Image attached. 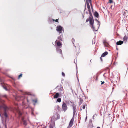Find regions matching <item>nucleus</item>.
I'll use <instances>...</instances> for the list:
<instances>
[{
	"label": "nucleus",
	"instance_id": "f257e3e1",
	"mask_svg": "<svg viewBox=\"0 0 128 128\" xmlns=\"http://www.w3.org/2000/svg\"><path fill=\"white\" fill-rule=\"evenodd\" d=\"M4 108V115L5 117L6 118H8V116L7 115V113L8 112V111L9 110V108L6 106H4L2 105H0V110L2 108Z\"/></svg>",
	"mask_w": 128,
	"mask_h": 128
},
{
	"label": "nucleus",
	"instance_id": "f03ea898",
	"mask_svg": "<svg viewBox=\"0 0 128 128\" xmlns=\"http://www.w3.org/2000/svg\"><path fill=\"white\" fill-rule=\"evenodd\" d=\"M90 23L91 25L90 27L92 28V30L94 31H96L98 30V28L96 29V28L94 26V20L93 18H92L91 17L89 18Z\"/></svg>",
	"mask_w": 128,
	"mask_h": 128
},
{
	"label": "nucleus",
	"instance_id": "7ed1b4c3",
	"mask_svg": "<svg viewBox=\"0 0 128 128\" xmlns=\"http://www.w3.org/2000/svg\"><path fill=\"white\" fill-rule=\"evenodd\" d=\"M63 27L60 26H58L56 27V30L59 34L62 33V30Z\"/></svg>",
	"mask_w": 128,
	"mask_h": 128
},
{
	"label": "nucleus",
	"instance_id": "20e7f679",
	"mask_svg": "<svg viewBox=\"0 0 128 128\" xmlns=\"http://www.w3.org/2000/svg\"><path fill=\"white\" fill-rule=\"evenodd\" d=\"M72 106L73 110V116H74L75 114L76 111V106L74 104V103H73V104L72 105Z\"/></svg>",
	"mask_w": 128,
	"mask_h": 128
},
{
	"label": "nucleus",
	"instance_id": "39448f33",
	"mask_svg": "<svg viewBox=\"0 0 128 128\" xmlns=\"http://www.w3.org/2000/svg\"><path fill=\"white\" fill-rule=\"evenodd\" d=\"M62 108L63 110L65 112L67 109L68 108L66 104L64 102H63L62 105Z\"/></svg>",
	"mask_w": 128,
	"mask_h": 128
},
{
	"label": "nucleus",
	"instance_id": "423d86ee",
	"mask_svg": "<svg viewBox=\"0 0 128 128\" xmlns=\"http://www.w3.org/2000/svg\"><path fill=\"white\" fill-rule=\"evenodd\" d=\"M74 120V116H73L71 120H70L69 124V126H70V127H71L72 125L73 122Z\"/></svg>",
	"mask_w": 128,
	"mask_h": 128
},
{
	"label": "nucleus",
	"instance_id": "0eeeda50",
	"mask_svg": "<svg viewBox=\"0 0 128 128\" xmlns=\"http://www.w3.org/2000/svg\"><path fill=\"white\" fill-rule=\"evenodd\" d=\"M56 52L58 53L61 54L62 55V51L61 49H60L58 47H57L56 48Z\"/></svg>",
	"mask_w": 128,
	"mask_h": 128
},
{
	"label": "nucleus",
	"instance_id": "6e6552de",
	"mask_svg": "<svg viewBox=\"0 0 128 128\" xmlns=\"http://www.w3.org/2000/svg\"><path fill=\"white\" fill-rule=\"evenodd\" d=\"M58 39L59 40H60L61 41H63V36L62 34L60 36H58Z\"/></svg>",
	"mask_w": 128,
	"mask_h": 128
},
{
	"label": "nucleus",
	"instance_id": "1a4fd4ad",
	"mask_svg": "<svg viewBox=\"0 0 128 128\" xmlns=\"http://www.w3.org/2000/svg\"><path fill=\"white\" fill-rule=\"evenodd\" d=\"M59 94L58 92H57L56 94L54 95V98H56L59 97Z\"/></svg>",
	"mask_w": 128,
	"mask_h": 128
},
{
	"label": "nucleus",
	"instance_id": "9d476101",
	"mask_svg": "<svg viewBox=\"0 0 128 128\" xmlns=\"http://www.w3.org/2000/svg\"><path fill=\"white\" fill-rule=\"evenodd\" d=\"M123 43V41L121 40H120L116 42V44L118 45H120L122 44Z\"/></svg>",
	"mask_w": 128,
	"mask_h": 128
},
{
	"label": "nucleus",
	"instance_id": "9b49d317",
	"mask_svg": "<svg viewBox=\"0 0 128 128\" xmlns=\"http://www.w3.org/2000/svg\"><path fill=\"white\" fill-rule=\"evenodd\" d=\"M86 4L87 5V8L88 9V11H90V5L89 4V2H86Z\"/></svg>",
	"mask_w": 128,
	"mask_h": 128
},
{
	"label": "nucleus",
	"instance_id": "f8f14e48",
	"mask_svg": "<svg viewBox=\"0 0 128 128\" xmlns=\"http://www.w3.org/2000/svg\"><path fill=\"white\" fill-rule=\"evenodd\" d=\"M95 20L97 23V25H98V30L100 27V23L99 21L97 19H95Z\"/></svg>",
	"mask_w": 128,
	"mask_h": 128
},
{
	"label": "nucleus",
	"instance_id": "ddd939ff",
	"mask_svg": "<svg viewBox=\"0 0 128 128\" xmlns=\"http://www.w3.org/2000/svg\"><path fill=\"white\" fill-rule=\"evenodd\" d=\"M83 102V100L81 98H80V102H78V104H79V106L81 104H82Z\"/></svg>",
	"mask_w": 128,
	"mask_h": 128
},
{
	"label": "nucleus",
	"instance_id": "4468645a",
	"mask_svg": "<svg viewBox=\"0 0 128 128\" xmlns=\"http://www.w3.org/2000/svg\"><path fill=\"white\" fill-rule=\"evenodd\" d=\"M108 54V52H105L103 53L101 55V57H104Z\"/></svg>",
	"mask_w": 128,
	"mask_h": 128
},
{
	"label": "nucleus",
	"instance_id": "2eb2a0df",
	"mask_svg": "<svg viewBox=\"0 0 128 128\" xmlns=\"http://www.w3.org/2000/svg\"><path fill=\"white\" fill-rule=\"evenodd\" d=\"M94 15L95 17H96L97 18H98L99 17L98 14V13L96 11H95L94 12Z\"/></svg>",
	"mask_w": 128,
	"mask_h": 128
},
{
	"label": "nucleus",
	"instance_id": "dca6fc26",
	"mask_svg": "<svg viewBox=\"0 0 128 128\" xmlns=\"http://www.w3.org/2000/svg\"><path fill=\"white\" fill-rule=\"evenodd\" d=\"M56 116L57 117L56 118V119H58L60 118V116L58 114H54L53 116L54 117H55Z\"/></svg>",
	"mask_w": 128,
	"mask_h": 128
},
{
	"label": "nucleus",
	"instance_id": "f3484780",
	"mask_svg": "<svg viewBox=\"0 0 128 128\" xmlns=\"http://www.w3.org/2000/svg\"><path fill=\"white\" fill-rule=\"evenodd\" d=\"M103 43L105 46L106 47L108 46V44L106 40H104L103 41Z\"/></svg>",
	"mask_w": 128,
	"mask_h": 128
},
{
	"label": "nucleus",
	"instance_id": "a211bd4d",
	"mask_svg": "<svg viewBox=\"0 0 128 128\" xmlns=\"http://www.w3.org/2000/svg\"><path fill=\"white\" fill-rule=\"evenodd\" d=\"M22 121L23 122V124H24L25 125H26L27 124V122H26V120H24V118L23 117H22Z\"/></svg>",
	"mask_w": 128,
	"mask_h": 128
},
{
	"label": "nucleus",
	"instance_id": "6ab92c4d",
	"mask_svg": "<svg viewBox=\"0 0 128 128\" xmlns=\"http://www.w3.org/2000/svg\"><path fill=\"white\" fill-rule=\"evenodd\" d=\"M57 45L58 46H60L62 45V44L60 42H58L57 43Z\"/></svg>",
	"mask_w": 128,
	"mask_h": 128
},
{
	"label": "nucleus",
	"instance_id": "aec40b11",
	"mask_svg": "<svg viewBox=\"0 0 128 128\" xmlns=\"http://www.w3.org/2000/svg\"><path fill=\"white\" fill-rule=\"evenodd\" d=\"M86 2H89L90 5H91V7H92V5L91 0H86Z\"/></svg>",
	"mask_w": 128,
	"mask_h": 128
},
{
	"label": "nucleus",
	"instance_id": "412c9836",
	"mask_svg": "<svg viewBox=\"0 0 128 128\" xmlns=\"http://www.w3.org/2000/svg\"><path fill=\"white\" fill-rule=\"evenodd\" d=\"M127 39V38L126 36H125L123 38V40L124 41H126Z\"/></svg>",
	"mask_w": 128,
	"mask_h": 128
},
{
	"label": "nucleus",
	"instance_id": "4be33fe9",
	"mask_svg": "<svg viewBox=\"0 0 128 128\" xmlns=\"http://www.w3.org/2000/svg\"><path fill=\"white\" fill-rule=\"evenodd\" d=\"M61 101V98H58L57 99L56 102H60Z\"/></svg>",
	"mask_w": 128,
	"mask_h": 128
},
{
	"label": "nucleus",
	"instance_id": "5701e85b",
	"mask_svg": "<svg viewBox=\"0 0 128 128\" xmlns=\"http://www.w3.org/2000/svg\"><path fill=\"white\" fill-rule=\"evenodd\" d=\"M2 86L3 88L6 90L7 91L8 90V89L6 88V87L5 86H4V85L2 84Z\"/></svg>",
	"mask_w": 128,
	"mask_h": 128
},
{
	"label": "nucleus",
	"instance_id": "b1692460",
	"mask_svg": "<svg viewBox=\"0 0 128 128\" xmlns=\"http://www.w3.org/2000/svg\"><path fill=\"white\" fill-rule=\"evenodd\" d=\"M63 88H62L61 86L60 87V88H59L58 90V91H61L62 90Z\"/></svg>",
	"mask_w": 128,
	"mask_h": 128
},
{
	"label": "nucleus",
	"instance_id": "393cba45",
	"mask_svg": "<svg viewBox=\"0 0 128 128\" xmlns=\"http://www.w3.org/2000/svg\"><path fill=\"white\" fill-rule=\"evenodd\" d=\"M86 104H84L83 106H82V108L83 109H84L86 107Z\"/></svg>",
	"mask_w": 128,
	"mask_h": 128
},
{
	"label": "nucleus",
	"instance_id": "a878e982",
	"mask_svg": "<svg viewBox=\"0 0 128 128\" xmlns=\"http://www.w3.org/2000/svg\"><path fill=\"white\" fill-rule=\"evenodd\" d=\"M33 102H35V103H36L37 102V100L36 99L35 100H32Z\"/></svg>",
	"mask_w": 128,
	"mask_h": 128
},
{
	"label": "nucleus",
	"instance_id": "bb28decb",
	"mask_svg": "<svg viewBox=\"0 0 128 128\" xmlns=\"http://www.w3.org/2000/svg\"><path fill=\"white\" fill-rule=\"evenodd\" d=\"M22 74H21L20 75H19L18 76V78L19 79L20 78L22 77Z\"/></svg>",
	"mask_w": 128,
	"mask_h": 128
},
{
	"label": "nucleus",
	"instance_id": "cd10ccee",
	"mask_svg": "<svg viewBox=\"0 0 128 128\" xmlns=\"http://www.w3.org/2000/svg\"><path fill=\"white\" fill-rule=\"evenodd\" d=\"M52 20H53V21H55L56 22H58V20L57 19H56V20H54V19H52Z\"/></svg>",
	"mask_w": 128,
	"mask_h": 128
},
{
	"label": "nucleus",
	"instance_id": "c85d7f7f",
	"mask_svg": "<svg viewBox=\"0 0 128 128\" xmlns=\"http://www.w3.org/2000/svg\"><path fill=\"white\" fill-rule=\"evenodd\" d=\"M52 19L51 18H49L48 19V20H50V22H51L52 20Z\"/></svg>",
	"mask_w": 128,
	"mask_h": 128
},
{
	"label": "nucleus",
	"instance_id": "c756f323",
	"mask_svg": "<svg viewBox=\"0 0 128 128\" xmlns=\"http://www.w3.org/2000/svg\"><path fill=\"white\" fill-rule=\"evenodd\" d=\"M90 16L89 17V18H90V17L92 18H93V17H92V14H91V15H90Z\"/></svg>",
	"mask_w": 128,
	"mask_h": 128
},
{
	"label": "nucleus",
	"instance_id": "7c9ffc66",
	"mask_svg": "<svg viewBox=\"0 0 128 128\" xmlns=\"http://www.w3.org/2000/svg\"><path fill=\"white\" fill-rule=\"evenodd\" d=\"M109 2L110 3H112L113 2L112 0H109Z\"/></svg>",
	"mask_w": 128,
	"mask_h": 128
},
{
	"label": "nucleus",
	"instance_id": "2f4dec72",
	"mask_svg": "<svg viewBox=\"0 0 128 128\" xmlns=\"http://www.w3.org/2000/svg\"><path fill=\"white\" fill-rule=\"evenodd\" d=\"M62 76H65V74L64 72H62Z\"/></svg>",
	"mask_w": 128,
	"mask_h": 128
},
{
	"label": "nucleus",
	"instance_id": "473e14b6",
	"mask_svg": "<svg viewBox=\"0 0 128 128\" xmlns=\"http://www.w3.org/2000/svg\"><path fill=\"white\" fill-rule=\"evenodd\" d=\"M89 20V19L88 18H87L86 20V22H88Z\"/></svg>",
	"mask_w": 128,
	"mask_h": 128
},
{
	"label": "nucleus",
	"instance_id": "72a5a7b5",
	"mask_svg": "<svg viewBox=\"0 0 128 128\" xmlns=\"http://www.w3.org/2000/svg\"><path fill=\"white\" fill-rule=\"evenodd\" d=\"M102 57H101H101L100 58V59L101 61L102 62Z\"/></svg>",
	"mask_w": 128,
	"mask_h": 128
},
{
	"label": "nucleus",
	"instance_id": "f704fd0d",
	"mask_svg": "<svg viewBox=\"0 0 128 128\" xmlns=\"http://www.w3.org/2000/svg\"><path fill=\"white\" fill-rule=\"evenodd\" d=\"M89 14L90 15H91L92 14H91V12H90V11H89Z\"/></svg>",
	"mask_w": 128,
	"mask_h": 128
},
{
	"label": "nucleus",
	"instance_id": "c9c22d12",
	"mask_svg": "<svg viewBox=\"0 0 128 128\" xmlns=\"http://www.w3.org/2000/svg\"><path fill=\"white\" fill-rule=\"evenodd\" d=\"M49 128H54L52 126H50Z\"/></svg>",
	"mask_w": 128,
	"mask_h": 128
},
{
	"label": "nucleus",
	"instance_id": "e433bc0d",
	"mask_svg": "<svg viewBox=\"0 0 128 128\" xmlns=\"http://www.w3.org/2000/svg\"><path fill=\"white\" fill-rule=\"evenodd\" d=\"M19 114L20 116H21L22 115V114L20 112H19Z\"/></svg>",
	"mask_w": 128,
	"mask_h": 128
},
{
	"label": "nucleus",
	"instance_id": "4c0bfd02",
	"mask_svg": "<svg viewBox=\"0 0 128 128\" xmlns=\"http://www.w3.org/2000/svg\"><path fill=\"white\" fill-rule=\"evenodd\" d=\"M101 82H102V83L101 84H103L104 83V82H102L101 81Z\"/></svg>",
	"mask_w": 128,
	"mask_h": 128
},
{
	"label": "nucleus",
	"instance_id": "58836bf2",
	"mask_svg": "<svg viewBox=\"0 0 128 128\" xmlns=\"http://www.w3.org/2000/svg\"><path fill=\"white\" fill-rule=\"evenodd\" d=\"M59 87L58 86H56V87L55 88V89H57L58 87Z\"/></svg>",
	"mask_w": 128,
	"mask_h": 128
},
{
	"label": "nucleus",
	"instance_id": "ea45409f",
	"mask_svg": "<svg viewBox=\"0 0 128 128\" xmlns=\"http://www.w3.org/2000/svg\"><path fill=\"white\" fill-rule=\"evenodd\" d=\"M27 101L28 102H29V100H28V98H27Z\"/></svg>",
	"mask_w": 128,
	"mask_h": 128
},
{
	"label": "nucleus",
	"instance_id": "a19ab883",
	"mask_svg": "<svg viewBox=\"0 0 128 128\" xmlns=\"http://www.w3.org/2000/svg\"><path fill=\"white\" fill-rule=\"evenodd\" d=\"M0 82H2V80L0 78Z\"/></svg>",
	"mask_w": 128,
	"mask_h": 128
},
{
	"label": "nucleus",
	"instance_id": "79ce46f5",
	"mask_svg": "<svg viewBox=\"0 0 128 128\" xmlns=\"http://www.w3.org/2000/svg\"><path fill=\"white\" fill-rule=\"evenodd\" d=\"M70 102L71 104H73V103H74L73 102H72L71 101H70Z\"/></svg>",
	"mask_w": 128,
	"mask_h": 128
},
{
	"label": "nucleus",
	"instance_id": "37998d69",
	"mask_svg": "<svg viewBox=\"0 0 128 128\" xmlns=\"http://www.w3.org/2000/svg\"><path fill=\"white\" fill-rule=\"evenodd\" d=\"M74 41H72V43H73V44H74Z\"/></svg>",
	"mask_w": 128,
	"mask_h": 128
},
{
	"label": "nucleus",
	"instance_id": "c03bdc74",
	"mask_svg": "<svg viewBox=\"0 0 128 128\" xmlns=\"http://www.w3.org/2000/svg\"><path fill=\"white\" fill-rule=\"evenodd\" d=\"M96 128H100V127H98Z\"/></svg>",
	"mask_w": 128,
	"mask_h": 128
},
{
	"label": "nucleus",
	"instance_id": "a18cd8bd",
	"mask_svg": "<svg viewBox=\"0 0 128 128\" xmlns=\"http://www.w3.org/2000/svg\"><path fill=\"white\" fill-rule=\"evenodd\" d=\"M94 115L93 116V118L94 119Z\"/></svg>",
	"mask_w": 128,
	"mask_h": 128
},
{
	"label": "nucleus",
	"instance_id": "49530a36",
	"mask_svg": "<svg viewBox=\"0 0 128 128\" xmlns=\"http://www.w3.org/2000/svg\"><path fill=\"white\" fill-rule=\"evenodd\" d=\"M0 116L1 117L2 116V115H1V114H0Z\"/></svg>",
	"mask_w": 128,
	"mask_h": 128
},
{
	"label": "nucleus",
	"instance_id": "de8ad7c7",
	"mask_svg": "<svg viewBox=\"0 0 128 128\" xmlns=\"http://www.w3.org/2000/svg\"><path fill=\"white\" fill-rule=\"evenodd\" d=\"M85 9H86V5H85V9H84V10H85Z\"/></svg>",
	"mask_w": 128,
	"mask_h": 128
},
{
	"label": "nucleus",
	"instance_id": "09e8293b",
	"mask_svg": "<svg viewBox=\"0 0 128 128\" xmlns=\"http://www.w3.org/2000/svg\"><path fill=\"white\" fill-rule=\"evenodd\" d=\"M105 73L104 74V75H103V76H104V74H105Z\"/></svg>",
	"mask_w": 128,
	"mask_h": 128
},
{
	"label": "nucleus",
	"instance_id": "8fccbe9b",
	"mask_svg": "<svg viewBox=\"0 0 128 128\" xmlns=\"http://www.w3.org/2000/svg\"><path fill=\"white\" fill-rule=\"evenodd\" d=\"M95 42L94 41V44H95Z\"/></svg>",
	"mask_w": 128,
	"mask_h": 128
},
{
	"label": "nucleus",
	"instance_id": "3c124183",
	"mask_svg": "<svg viewBox=\"0 0 128 128\" xmlns=\"http://www.w3.org/2000/svg\"><path fill=\"white\" fill-rule=\"evenodd\" d=\"M78 82H79V80H78Z\"/></svg>",
	"mask_w": 128,
	"mask_h": 128
},
{
	"label": "nucleus",
	"instance_id": "603ef678",
	"mask_svg": "<svg viewBox=\"0 0 128 128\" xmlns=\"http://www.w3.org/2000/svg\"><path fill=\"white\" fill-rule=\"evenodd\" d=\"M34 104V106L35 105V104Z\"/></svg>",
	"mask_w": 128,
	"mask_h": 128
},
{
	"label": "nucleus",
	"instance_id": "864d4df0",
	"mask_svg": "<svg viewBox=\"0 0 128 128\" xmlns=\"http://www.w3.org/2000/svg\"><path fill=\"white\" fill-rule=\"evenodd\" d=\"M82 110V108H81V109H80V110H81H81Z\"/></svg>",
	"mask_w": 128,
	"mask_h": 128
},
{
	"label": "nucleus",
	"instance_id": "5fc2aeb1",
	"mask_svg": "<svg viewBox=\"0 0 128 128\" xmlns=\"http://www.w3.org/2000/svg\"><path fill=\"white\" fill-rule=\"evenodd\" d=\"M114 89V88H112V89Z\"/></svg>",
	"mask_w": 128,
	"mask_h": 128
}]
</instances>
